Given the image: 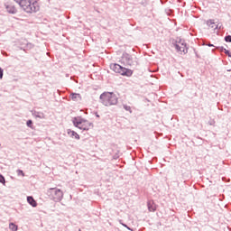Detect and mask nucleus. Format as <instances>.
I'll return each mask as SVG.
<instances>
[{
	"instance_id": "nucleus-8",
	"label": "nucleus",
	"mask_w": 231,
	"mask_h": 231,
	"mask_svg": "<svg viewBox=\"0 0 231 231\" xmlns=\"http://www.w3.org/2000/svg\"><path fill=\"white\" fill-rule=\"evenodd\" d=\"M68 134L69 135L70 138H75L76 140H80V135L77 134V132L72 131V130H68Z\"/></svg>"
},
{
	"instance_id": "nucleus-11",
	"label": "nucleus",
	"mask_w": 231,
	"mask_h": 231,
	"mask_svg": "<svg viewBox=\"0 0 231 231\" xmlns=\"http://www.w3.org/2000/svg\"><path fill=\"white\" fill-rule=\"evenodd\" d=\"M27 201L32 207H37V201L33 199V197H27Z\"/></svg>"
},
{
	"instance_id": "nucleus-18",
	"label": "nucleus",
	"mask_w": 231,
	"mask_h": 231,
	"mask_svg": "<svg viewBox=\"0 0 231 231\" xmlns=\"http://www.w3.org/2000/svg\"><path fill=\"white\" fill-rule=\"evenodd\" d=\"M224 53H226V55H228L229 57H231V52L230 51L224 49Z\"/></svg>"
},
{
	"instance_id": "nucleus-9",
	"label": "nucleus",
	"mask_w": 231,
	"mask_h": 231,
	"mask_svg": "<svg viewBox=\"0 0 231 231\" xmlns=\"http://www.w3.org/2000/svg\"><path fill=\"white\" fill-rule=\"evenodd\" d=\"M6 9L9 14H17V8L12 5H7Z\"/></svg>"
},
{
	"instance_id": "nucleus-7",
	"label": "nucleus",
	"mask_w": 231,
	"mask_h": 231,
	"mask_svg": "<svg viewBox=\"0 0 231 231\" xmlns=\"http://www.w3.org/2000/svg\"><path fill=\"white\" fill-rule=\"evenodd\" d=\"M131 55L129 54H124L122 58V61L124 64H127L128 66H131Z\"/></svg>"
},
{
	"instance_id": "nucleus-22",
	"label": "nucleus",
	"mask_w": 231,
	"mask_h": 231,
	"mask_svg": "<svg viewBox=\"0 0 231 231\" xmlns=\"http://www.w3.org/2000/svg\"><path fill=\"white\" fill-rule=\"evenodd\" d=\"M28 46H30V48L33 47V45H32V43H29Z\"/></svg>"
},
{
	"instance_id": "nucleus-19",
	"label": "nucleus",
	"mask_w": 231,
	"mask_h": 231,
	"mask_svg": "<svg viewBox=\"0 0 231 231\" xmlns=\"http://www.w3.org/2000/svg\"><path fill=\"white\" fill-rule=\"evenodd\" d=\"M225 41L226 42H231V36L230 35L229 36H226Z\"/></svg>"
},
{
	"instance_id": "nucleus-5",
	"label": "nucleus",
	"mask_w": 231,
	"mask_h": 231,
	"mask_svg": "<svg viewBox=\"0 0 231 231\" xmlns=\"http://www.w3.org/2000/svg\"><path fill=\"white\" fill-rule=\"evenodd\" d=\"M111 69H113V71L116 73L123 75L124 77H131L133 75V70L125 69L116 63L111 65Z\"/></svg>"
},
{
	"instance_id": "nucleus-2",
	"label": "nucleus",
	"mask_w": 231,
	"mask_h": 231,
	"mask_svg": "<svg viewBox=\"0 0 231 231\" xmlns=\"http://www.w3.org/2000/svg\"><path fill=\"white\" fill-rule=\"evenodd\" d=\"M19 5L27 14H33V12H38L39 10V4L36 1L21 0Z\"/></svg>"
},
{
	"instance_id": "nucleus-3",
	"label": "nucleus",
	"mask_w": 231,
	"mask_h": 231,
	"mask_svg": "<svg viewBox=\"0 0 231 231\" xmlns=\"http://www.w3.org/2000/svg\"><path fill=\"white\" fill-rule=\"evenodd\" d=\"M73 124L75 127L83 131H89V129H91V123L82 117H75L73 119Z\"/></svg>"
},
{
	"instance_id": "nucleus-12",
	"label": "nucleus",
	"mask_w": 231,
	"mask_h": 231,
	"mask_svg": "<svg viewBox=\"0 0 231 231\" xmlns=\"http://www.w3.org/2000/svg\"><path fill=\"white\" fill-rule=\"evenodd\" d=\"M207 24L209 28H213V30H216V28H217L216 23L212 22L211 20L208 21Z\"/></svg>"
},
{
	"instance_id": "nucleus-20",
	"label": "nucleus",
	"mask_w": 231,
	"mask_h": 231,
	"mask_svg": "<svg viewBox=\"0 0 231 231\" xmlns=\"http://www.w3.org/2000/svg\"><path fill=\"white\" fill-rule=\"evenodd\" d=\"M0 183H5V177L0 174Z\"/></svg>"
},
{
	"instance_id": "nucleus-21",
	"label": "nucleus",
	"mask_w": 231,
	"mask_h": 231,
	"mask_svg": "<svg viewBox=\"0 0 231 231\" xmlns=\"http://www.w3.org/2000/svg\"><path fill=\"white\" fill-rule=\"evenodd\" d=\"M0 79H3V69L0 68Z\"/></svg>"
},
{
	"instance_id": "nucleus-15",
	"label": "nucleus",
	"mask_w": 231,
	"mask_h": 231,
	"mask_svg": "<svg viewBox=\"0 0 231 231\" xmlns=\"http://www.w3.org/2000/svg\"><path fill=\"white\" fill-rule=\"evenodd\" d=\"M124 109H125V111H129V113H132L131 106H129L127 105H124Z\"/></svg>"
},
{
	"instance_id": "nucleus-10",
	"label": "nucleus",
	"mask_w": 231,
	"mask_h": 231,
	"mask_svg": "<svg viewBox=\"0 0 231 231\" xmlns=\"http://www.w3.org/2000/svg\"><path fill=\"white\" fill-rule=\"evenodd\" d=\"M148 208H149L150 212H154L156 210V204H154L153 201H149Z\"/></svg>"
},
{
	"instance_id": "nucleus-1",
	"label": "nucleus",
	"mask_w": 231,
	"mask_h": 231,
	"mask_svg": "<svg viewBox=\"0 0 231 231\" xmlns=\"http://www.w3.org/2000/svg\"><path fill=\"white\" fill-rule=\"evenodd\" d=\"M100 100L103 106H116L118 103V97L113 92H105L101 94Z\"/></svg>"
},
{
	"instance_id": "nucleus-23",
	"label": "nucleus",
	"mask_w": 231,
	"mask_h": 231,
	"mask_svg": "<svg viewBox=\"0 0 231 231\" xmlns=\"http://www.w3.org/2000/svg\"><path fill=\"white\" fill-rule=\"evenodd\" d=\"M209 46H214V45H212V44H209Z\"/></svg>"
},
{
	"instance_id": "nucleus-4",
	"label": "nucleus",
	"mask_w": 231,
	"mask_h": 231,
	"mask_svg": "<svg viewBox=\"0 0 231 231\" xmlns=\"http://www.w3.org/2000/svg\"><path fill=\"white\" fill-rule=\"evenodd\" d=\"M47 196H49L51 199H53V201H60L64 196V193L59 189L51 188L47 190Z\"/></svg>"
},
{
	"instance_id": "nucleus-6",
	"label": "nucleus",
	"mask_w": 231,
	"mask_h": 231,
	"mask_svg": "<svg viewBox=\"0 0 231 231\" xmlns=\"http://www.w3.org/2000/svg\"><path fill=\"white\" fill-rule=\"evenodd\" d=\"M175 48L178 51H180V53H187V45L181 42H177Z\"/></svg>"
},
{
	"instance_id": "nucleus-17",
	"label": "nucleus",
	"mask_w": 231,
	"mask_h": 231,
	"mask_svg": "<svg viewBox=\"0 0 231 231\" xmlns=\"http://www.w3.org/2000/svg\"><path fill=\"white\" fill-rule=\"evenodd\" d=\"M32 124H33V122L32 120L27 121V126L31 127V129L32 128Z\"/></svg>"
},
{
	"instance_id": "nucleus-13",
	"label": "nucleus",
	"mask_w": 231,
	"mask_h": 231,
	"mask_svg": "<svg viewBox=\"0 0 231 231\" xmlns=\"http://www.w3.org/2000/svg\"><path fill=\"white\" fill-rule=\"evenodd\" d=\"M70 98H71V100L77 101V100L80 99V94H72V95H70Z\"/></svg>"
},
{
	"instance_id": "nucleus-14",
	"label": "nucleus",
	"mask_w": 231,
	"mask_h": 231,
	"mask_svg": "<svg viewBox=\"0 0 231 231\" xmlns=\"http://www.w3.org/2000/svg\"><path fill=\"white\" fill-rule=\"evenodd\" d=\"M9 228L12 231H17V229H18L17 225L14 224V223L9 224Z\"/></svg>"
},
{
	"instance_id": "nucleus-16",
	"label": "nucleus",
	"mask_w": 231,
	"mask_h": 231,
	"mask_svg": "<svg viewBox=\"0 0 231 231\" xmlns=\"http://www.w3.org/2000/svg\"><path fill=\"white\" fill-rule=\"evenodd\" d=\"M17 174H18V176H23V177H24V171H23V170H18V171H17Z\"/></svg>"
}]
</instances>
